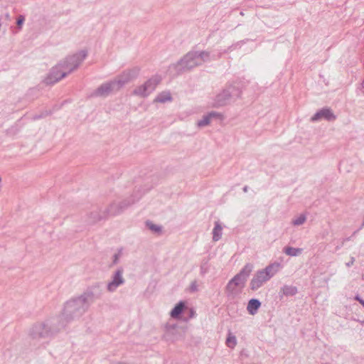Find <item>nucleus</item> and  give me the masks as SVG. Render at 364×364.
Segmentation results:
<instances>
[{"label":"nucleus","instance_id":"nucleus-15","mask_svg":"<svg viewBox=\"0 0 364 364\" xmlns=\"http://www.w3.org/2000/svg\"><path fill=\"white\" fill-rule=\"evenodd\" d=\"M283 268V265L277 262L269 264L265 268L261 269L264 272V274L270 280L277 273H278Z\"/></svg>","mask_w":364,"mask_h":364},{"label":"nucleus","instance_id":"nucleus-6","mask_svg":"<svg viewBox=\"0 0 364 364\" xmlns=\"http://www.w3.org/2000/svg\"><path fill=\"white\" fill-rule=\"evenodd\" d=\"M161 77L159 75H154L146 80L144 84L136 87L133 90V95L141 97H146L153 91L155 90L157 85L160 83Z\"/></svg>","mask_w":364,"mask_h":364},{"label":"nucleus","instance_id":"nucleus-25","mask_svg":"<svg viewBox=\"0 0 364 364\" xmlns=\"http://www.w3.org/2000/svg\"><path fill=\"white\" fill-rule=\"evenodd\" d=\"M306 216L304 214H301L296 218L294 219L291 223L294 226H299L303 225L306 222Z\"/></svg>","mask_w":364,"mask_h":364},{"label":"nucleus","instance_id":"nucleus-29","mask_svg":"<svg viewBox=\"0 0 364 364\" xmlns=\"http://www.w3.org/2000/svg\"><path fill=\"white\" fill-rule=\"evenodd\" d=\"M48 114H49V113L48 112H44L41 114H35L33 117V119L37 120V119H39L41 118L45 117H46Z\"/></svg>","mask_w":364,"mask_h":364},{"label":"nucleus","instance_id":"nucleus-7","mask_svg":"<svg viewBox=\"0 0 364 364\" xmlns=\"http://www.w3.org/2000/svg\"><path fill=\"white\" fill-rule=\"evenodd\" d=\"M139 71V68L134 67L130 70L124 71L120 75L113 80L112 81L116 87V90H119L124 85L137 77Z\"/></svg>","mask_w":364,"mask_h":364},{"label":"nucleus","instance_id":"nucleus-17","mask_svg":"<svg viewBox=\"0 0 364 364\" xmlns=\"http://www.w3.org/2000/svg\"><path fill=\"white\" fill-rule=\"evenodd\" d=\"M254 268V265L251 263H247L243 268L236 274L240 279L246 282L247 279L250 276Z\"/></svg>","mask_w":364,"mask_h":364},{"label":"nucleus","instance_id":"nucleus-11","mask_svg":"<svg viewBox=\"0 0 364 364\" xmlns=\"http://www.w3.org/2000/svg\"><path fill=\"white\" fill-rule=\"evenodd\" d=\"M269 280L264 272L262 269H259L253 275L250 282V288L252 291H257Z\"/></svg>","mask_w":364,"mask_h":364},{"label":"nucleus","instance_id":"nucleus-23","mask_svg":"<svg viewBox=\"0 0 364 364\" xmlns=\"http://www.w3.org/2000/svg\"><path fill=\"white\" fill-rule=\"evenodd\" d=\"M284 252L291 257H296L302 252V249L292 247H287L284 249Z\"/></svg>","mask_w":364,"mask_h":364},{"label":"nucleus","instance_id":"nucleus-13","mask_svg":"<svg viewBox=\"0 0 364 364\" xmlns=\"http://www.w3.org/2000/svg\"><path fill=\"white\" fill-rule=\"evenodd\" d=\"M321 119H325L328 121H333L336 119V116L332 111L328 108H323L318 111L311 119L312 122H316Z\"/></svg>","mask_w":364,"mask_h":364},{"label":"nucleus","instance_id":"nucleus-35","mask_svg":"<svg viewBox=\"0 0 364 364\" xmlns=\"http://www.w3.org/2000/svg\"><path fill=\"white\" fill-rule=\"evenodd\" d=\"M247 189H248V187H247V186H245V187L243 188V191H244V192H247Z\"/></svg>","mask_w":364,"mask_h":364},{"label":"nucleus","instance_id":"nucleus-12","mask_svg":"<svg viewBox=\"0 0 364 364\" xmlns=\"http://www.w3.org/2000/svg\"><path fill=\"white\" fill-rule=\"evenodd\" d=\"M112 91H117L116 87L112 80L107 82L101 85L95 92L92 93V96L95 97H107Z\"/></svg>","mask_w":364,"mask_h":364},{"label":"nucleus","instance_id":"nucleus-22","mask_svg":"<svg viewBox=\"0 0 364 364\" xmlns=\"http://www.w3.org/2000/svg\"><path fill=\"white\" fill-rule=\"evenodd\" d=\"M172 100L171 95L169 92H162L159 93L154 100V102L165 103Z\"/></svg>","mask_w":364,"mask_h":364},{"label":"nucleus","instance_id":"nucleus-2","mask_svg":"<svg viewBox=\"0 0 364 364\" xmlns=\"http://www.w3.org/2000/svg\"><path fill=\"white\" fill-rule=\"evenodd\" d=\"M99 287V284L93 286L90 290L65 304L62 314L58 316L65 326L68 323L80 318L87 311L91 301L95 298L100 296V294H95L94 292V289Z\"/></svg>","mask_w":364,"mask_h":364},{"label":"nucleus","instance_id":"nucleus-32","mask_svg":"<svg viewBox=\"0 0 364 364\" xmlns=\"http://www.w3.org/2000/svg\"><path fill=\"white\" fill-rule=\"evenodd\" d=\"M355 299L358 301L363 306H364V300L361 299L358 295L355 296Z\"/></svg>","mask_w":364,"mask_h":364},{"label":"nucleus","instance_id":"nucleus-28","mask_svg":"<svg viewBox=\"0 0 364 364\" xmlns=\"http://www.w3.org/2000/svg\"><path fill=\"white\" fill-rule=\"evenodd\" d=\"M122 255V250H119L117 253H115L114 255H113V264H116L118 263L119 260V258Z\"/></svg>","mask_w":364,"mask_h":364},{"label":"nucleus","instance_id":"nucleus-3","mask_svg":"<svg viewBox=\"0 0 364 364\" xmlns=\"http://www.w3.org/2000/svg\"><path fill=\"white\" fill-rule=\"evenodd\" d=\"M220 57V53L212 54L209 51L191 50L188 52L178 63L169 66L170 75L175 76L180 73L189 70L195 67L200 66L204 63L215 60Z\"/></svg>","mask_w":364,"mask_h":364},{"label":"nucleus","instance_id":"nucleus-18","mask_svg":"<svg viewBox=\"0 0 364 364\" xmlns=\"http://www.w3.org/2000/svg\"><path fill=\"white\" fill-rule=\"evenodd\" d=\"M261 306V302L257 299H252L248 301L247 310L250 315L257 314Z\"/></svg>","mask_w":364,"mask_h":364},{"label":"nucleus","instance_id":"nucleus-5","mask_svg":"<svg viewBox=\"0 0 364 364\" xmlns=\"http://www.w3.org/2000/svg\"><path fill=\"white\" fill-rule=\"evenodd\" d=\"M241 93L242 91L239 82L227 85L226 87L215 96L213 106L215 107L225 106L239 98Z\"/></svg>","mask_w":364,"mask_h":364},{"label":"nucleus","instance_id":"nucleus-37","mask_svg":"<svg viewBox=\"0 0 364 364\" xmlns=\"http://www.w3.org/2000/svg\"><path fill=\"white\" fill-rule=\"evenodd\" d=\"M112 364H126V363H112Z\"/></svg>","mask_w":364,"mask_h":364},{"label":"nucleus","instance_id":"nucleus-16","mask_svg":"<svg viewBox=\"0 0 364 364\" xmlns=\"http://www.w3.org/2000/svg\"><path fill=\"white\" fill-rule=\"evenodd\" d=\"M178 326L174 323H167L165 326V333L164 337L167 341H173L176 338V333Z\"/></svg>","mask_w":364,"mask_h":364},{"label":"nucleus","instance_id":"nucleus-19","mask_svg":"<svg viewBox=\"0 0 364 364\" xmlns=\"http://www.w3.org/2000/svg\"><path fill=\"white\" fill-rule=\"evenodd\" d=\"M223 235V227L220 221L215 222V226L213 230V240L216 242L218 241Z\"/></svg>","mask_w":364,"mask_h":364},{"label":"nucleus","instance_id":"nucleus-34","mask_svg":"<svg viewBox=\"0 0 364 364\" xmlns=\"http://www.w3.org/2000/svg\"><path fill=\"white\" fill-rule=\"evenodd\" d=\"M191 288L193 291H196L197 290V285H196V282H193L191 284Z\"/></svg>","mask_w":364,"mask_h":364},{"label":"nucleus","instance_id":"nucleus-8","mask_svg":"<svg viewBox=\"0 0 364 364\" xmlns=\"http://www.w3.org/2000/svg\"><path fill=\"white\" fill-rule=\"evenodd\" d=\"M124 269L120 267L117 269L112 275L110 281L107 283V290L109 292L113 293L116 291L118 287L125 283L124 278Z\"/></svg>","mask_w":364,"mask_h":364},{"label":"nucleus","instance_id":"nucleus-26","mask_svg":"<svg viewBox=\"0 0 364 364\" xmlns=\"http://www.w3.org/2000/svg\"><path fill=\"white\" fill-rule=\"evenodd\" d=\"M146 227L154 232H159L161 231V227L157 225L154 224L150 221H147L146 223Z\"/></svg>","mask_w":364,"mask_h":364},{"label":"nucleus","instance_id":"nucleus-9","mask_svg":"<svg viewBox=\"0 0 364 364\" xmlns=\"http://www.w3.org/2000/svg\"><path fill=\"white\" fill-rule=\"evenodd\" d=\"M245 282L236 275L228 283L225 291L228 296H235L238 294L244 287Z\"/></svg>","mask_w":364,"mask_h":364},{"label":"nucleus","instance_id":"nucleus-33","mask_svg":"<svg viewBox=\"0 0 364 364\" xmlns=\"http://www.w3.org/2000/svg\"><path fill=\"white\" fill-rule=\"evenodd\" d=\"M354 262H355V258L352 257L350 258V260L348 262H347L346 264L348 267H350L351 265L353 264Z\"/></svg>","mask_w":364,"mask_h":364},{"label":"nucleus","instance_id":"nucleus-1","mask_svg":"<svg viewBox=\"0 0 364 364\" xmlns=\"http://www.w3.org/2000/svg\"><path fill=\"white\" fill-rule=\"evenodd\" d=\"M64 328V323L55 316L36 322L28 330L31 346L36 349L45 348Z\"/></svg>","mask_w":364,"mask_h":364},{"label":"nucleus","instance_id":"nucleus-21","mask_svg":"<svg viewBox=\"0 0 364 364\" xmlns=\"http://www.w3.org/2000/svg\"><path fill=\"white\" fill-rule=\"evenodd\" d=\"M185 308V304L183 301L178 303L174 308L171 310L170 315L173 318H178Z\"/></svg>","mask_w":364,"mask_h":364},{"label":"nucleus","instance_id":"nucleus-10","mask_svg":"<svg viewBox=\"0 0 364 364\" xmlns=\"http://www.w3.org/2000/svg\"><path fill=\"white\" fill-rule=\"evenodd\" d=\"M141 198V195L137 197H132L129 199L125 200L119 204L113 203L108 208V214L117 215L121 213L123 210L129 207L130 205L138 201Z\"/></svg>","mask_w":364,"mask_h":364},{"label":"nucleus","instance_id":"nucleus-27","mask_svg":"<svg viewBox=\"0 0 364 364\" xmlns=\"http://www.w3.org/2000/svg\"><path fill=\"white\" fill-rule=\"evenodd\" d=\"M209 270V264L207 259H203L200 264V274H205Z\"/></svg>","mask_w":364,"mask_h":364},{"label":"nucleus","instance_id":"nucleus-24","mask_svg":"<svg viewBox=\"0 0 364 364\" xmlns=\"http://www.w3.org/2000/svg\"><path fill=\"white\" fill-rule=\"evenodd\" d=\"M236 344L237 339L235 336H234L232 333L229 332L226 339V345L228 346V347L230 348H234Z\"/></svg>","mask_w":364,"mask_h":364},{"label":"nucleus","instance_id":"nucleus-36","mask_svg":"<svg viewBox=\"0 0 364 364\" xmlns=\"http://www.w3.org/2000/svg\"><path fill=\"white\" fill-rule=\"evenodd\" d=\"M349 240V238L343 239V242H342V245H343L346 241H347V240Z\"/></svg>","mask_w":364,"mask_h":364},{"label":"nucleus","instance_id":"nucleus-20","mask_svg":"<svg viewBox=\"0 0 364 364\" xmlns=\"http://www.w3.org/2000/svg\"><path fill=\"white\" fill-rule=\"evenodd\" d=\"M297 288L292 285H284L280 289V294L284 296H294L297 293Z\"/></svg>","mask_w":364,"mask_h":364},{"label":"nucleus","instance_id":"nucleus-30","mask_svg":"<svg viewBox=\"0 0 364 364\" xmlns=\"http://www.w3.org/2000/svg\"><path fill=\"white\" fill-rule=\"evenodd\" d=\"M25 21V18L23 16H19L17 21H16V24L17 26L21 28L22 24Z\"/></svg>","mask_w":364,"mask_h":364},{"label":"nucleus","instance_id":"nucleus-4","mask_svg":"<svg viewBox=\"0 0 364 364\" xmlns=\"http://www.w3.org/2000/svg\"><path fill=\"white\" fill-rule=\"evenodd\" d=\"M87 51L81 50L73 55L68 56L53 67L44 80L46 85H53L75 70L86 58Z\"/></svg>","mask_w":364,"mask_h":364},{"label":"nucleus","instance_id":"nucleus-14","mask_svg":"<svg viewBox=\"0 0 364 364\" xmlns=\"http://www.w3.org/2000/svg\"><path fill=\"white\" fill-rule=\"evenodd\" d=\"M222 119L223 116L220 113L213 111L204 115L200 120L198 121L197 125L199 127H204L210 124L213 119L222 120Z\"/></svg>","mask_w":364,"mask_h":364},{"label":"nucleus","instance_id":"nucleus-31","mask_svg":"<svg viewBox=\"0 0 364 364\" xmlns=\"http://www.w3.org/2000/svg\"><path fill=\"white\" fill-rule=\"evenodd\" d=\"M92 215H94L93 219L90 220L91 223H95L97 220H100L102 219V216L99 215L97 213H92Z\"/></svg>","mask_w":364,"mask_h":364}]
</instances>
